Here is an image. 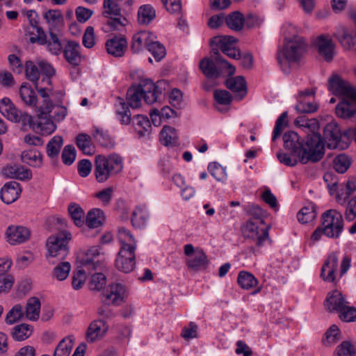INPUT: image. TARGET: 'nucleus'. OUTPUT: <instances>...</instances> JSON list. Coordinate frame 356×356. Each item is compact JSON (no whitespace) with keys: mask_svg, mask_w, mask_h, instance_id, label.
<instances>
[{"mask_svg":"<svg viewBox=\"0 0 356 356\" xmlns=\"http://www.w3.org/2000/svg\"><path fill=\"white\" fill-rule=\"evenodd\" d=\"M74 341L73 335H69L62 339L56 348L54 356H69L73 347Z\"/></svg>","mask_w":356,"mask_h":356,"instance_id":"de8ad7c7","label":"nucleus"},{"mask_svg":"<svg viewBox=\"0 0 356 356\" xmlns=\"http://www.w3.org/2000/svg\"><path fill=\"white\" fill-rule=\"evenodd\" d=\"M249 214L255 222L265 225L264 218L266 213L258 205H252L249 209Z\"/></svg>","mask_w":356,"mask_h":356,"instance_id":"69168bd1","label":"nucleus"},{"mask_svg":"<svg viewBox=\"0 0 356 356\" xmlns=\"http://www.w3.org/2000/svg\"><path fill=\"white\" fill-rule=\"evenodd\" d=\"M63 144V137L55 136L46 145L47 155L52 160V164L55 166L58 165V158Z\"/></svg>","mask_w":356,"mask_h":356,"instance_id":"c756f323","label":"nucleus"},{"mask_svg":"<svg viewBox=\"0 0 356 356\" xmlns=\"http://www.w3.org/2000/svg\"><path fill=\"white\" fill-rule=\"evenodd\" d=\"M335 353L337 356H355L353 346L348 341H344L338 346Z\"/></svg>","mask_w":356,"mask_h":356,"instance_id":"338daca9","label":"nucleus"},{"mask_svg":"<svg viewBox=\"0 0 356 356\" xmlns=\"http://www.w3.org/2000/svg\"><path fill=\"white\" fill-rule=\"evenodd\" d=\"M140 83L143 99L147 104H152L157 102L159 96L162 94L163 90L167 86V83L163 80L153 83L149 79H145L141 81Z\"/></svg>","mask_w":356,"mask_h":356,"instance_id":"ddd939ff","label":"nucleus"},{"mask_svg":"<svg viewBox=\"0 0 356 356\" xmlns=\"http://www.w3.org/2000/svg\"><path fill=\"white\" fill-rule=\"evenodd\" d=\"M17 120L13 121V122L21 123L22 129L24 131L27 130L28 128H32L35 133L42 134L44 130V124L41 121L38 122L34 118L26 113L20 111L17 114Z\"/></svg>","mask_w":356,"mask_h":356,"instance_id":"a878e982","label":"nucleus"},{"mask_svg":"<svg viewBox=\"0 0 356 356\" xmlns=\"http://www.w3.org/2000/svg\"><path fill=\"white\" fill-rule=\"evenodd\" d=\"M59 33L49 32V38L46 36V49L53 55H59L63 49Z\"/></svg>","mask_w":356,"mask_h":356,"instance_id":"a19ab883","label":"nucleus"},{"mask_svg":"<svg viewBox=\"0 0 356 356\" xmlns=\"http://www.w3.org/2000/svg\"><path fill=\"white\" fill-rule=\"evenodd\" d=\"M226 87L235 93V99L240 101L247 94V84L242 76L229 78L225 81Z\"/></svg>","mask_w":356,"mask_h":356,"instance_id":"393cba45","label":"nucleus"},{"mask_svg":"<svg viewBox=\"0 0 356 356\" xmlns=\"http://www.w3.org/2000/svg\"><path fill=\"white\" fill-rule=\"evenodd\" d=\"M122 168V160L118 154H111L107 157L103 155L96 156L94 173L99 183L104 182L110 177L119 173Z\"/></svg>","mask_w":356,"mask_h":356,"instance_id":"423d86ee","label":"nucleus"},{"mask_svg":"<svg viewBox=\"0 0 356 356\" xmlns=\"http://www.w3.org/2000/svg\"><path fill=\"white\" fill-rule=\"evenodd\" d=\"M22 160L29 165L39 167L42 163V154L35 149H29L22 152Z\"/></svg>","mask_w":356,"mask_h":356,"instance_id":"37998d69","label":"nucleus"},{"mask_svg":"<svg viewBox=\"0 0 356 356\" xmlns=\"http://www.w3.org/2000/svg\"><path fill=\"white\" fill-rule=\"evenodd\" d=\"M104 220V212L99 209H92L87 213L86 223L90 228L100 227Z\"/></svg>","mask_w":356,"mask_h":356,"instance_id":"79ce46f5","label":"nucleus"},{"mask_svg":"<svg viewBox=\"0 0 356 356\" xmlns=\"http://www.w3.org/2000/svg\"><path fill=\"white\" fill-rule=\"evenodd\" d=\"M40 72L38 67L32 62L27 61L26 63V74L31 81L33 82L37 87V83L40 77Z\"/></svg>","mask_w":356,"mask_h":356,"instance_id":"0e129e2a","label":"nucleus"},{"mask_svg":"<svg viewBox=\"0 0 356 356\" xmlns=\"http://www.w3.org/2000/svg\"><path fill=\"white\" fill-rule=\"evenodd\" d=\"M94 140L101 146L106 148H112L114 147L115 142L107 132L102 129L96 128L92 133Z\"/></svg>","mask_w":356,"mask_h":356,"instance_id":"09e8293b","label":"nucleus"},{"mask_svg":"<svg viewBox=\"0 0 356 356\" xmlns=\"http://www.w3.org/2000/svg\"><path fill=\"white\" fill-rule=\"evenodd\" d=\"M321 225L327 237L338 238L343 231V216L337 209L327 210L321 215Z\"/></svg>","mask_w":356,"mask_h":356,"instance_id":"6e6552de","label":"nucleus"},{"mask_svg":"<svg viewBox=\"0 0 356 356\" xmlns=\"http://www.w3.org/2000/svg\"><path fill=\"white\" fill-rule=\"evenodd\" d=\"M316 216L314 205L309 204L308 206L302 208L297 214V218L300 222L305 224L312 221L316 218Z\"/></svg>","mask_w":356,"mask_h":356,"instance_id":"603ef678","label":"nucleus"},{"mask_svg":"<svg viewBox=\"0 0 356 356\" xmlns=\"http://www.w3.org/2000/svg\"><path fill=\"white\" fill-rule=\"evenodd\" d=\"M80 48V44L75 41H69L64 48V56L66 60L73 66H77L81 63Z\"/></svg>","mask_w":356,"mask_h":356,"instance_id":"cd10ccee","label":"nucleus"},{"mask_svg":"<svg viewBox=\"0 0 356 356\" xmlns=\"http://www.w3.org/2000/svg\"><path fill=\"white\" fill-rule=\"evenodd\" d=\"M329 90L335 95H341L356 99V88L338 75H334L329 79Z\"/></svg>","mask_w":356,"mask_h":356,"instance_id":"2eb2a0df","label":"nucleus"},{"mask_svg":"<svg viewBox=\"0 0 356 356\" xmlns=\"http://www.w3.org/2000/svg\"><path fill=\"white\" fill-rule=\"evenodd\" d=\"M21 192L19 184L15 181H11L5 184L1 188L0 197L4 203L9 204L19 198Z\"/></svg>","mask_w":356,"mask_h":356,"instance_id":"aec40b11","label":"nucleus"},{"mask_svg":"<svg viewBox=\"0 0 356 356\" xmlns=\"http://www.w3.org/2000/svg\"><path fill=\"white\" fill-rule=\"evenodd\" d=\"M105 297L113 305H120L126 298L124 286L119 283L110 285L105 294Z\"/></svg>","mask_w":356,"mask_h":356,"instance_id":"bb28decb","label":"nucleus"},{"mask_svg":"<svg viewBox=\"0 0 356 356\" xmlns=\"http://www.w3.org/2000/svg\"><path fill=\"white\" fill-rule=\"evenodd\" d=\"M67 210L74 224L81 227L84 222V211L82 208L78 204L72 202L69 204Z\"/></svg>","mask_w":356,"mask_h":356,"instance_id":"8fccbe9b","label":"nucleus"},{"mask_svg":"<svg viewBox=\"0 0 356 356\" xmlns=\"http://www.w3.org/2000/svg\"><path fill=\"white\" fill-rule=\"evenodd\" d=\"M237 282L242 289L245 290H250L258 284L257 279L252 273L244 270L239 272Z\"/></svg>","mask_w":356,"mask_h":356,"instance_id":"c03bdc74","label":"nucleus"},{"mask_svg":"<svg viewBox=\"0 0 356 356\" xmlns=\"http://www.w3.org/2000/svg\"><path fill=\"white\" fill-rule=\"evenodd\" d=\"M19 110L8 97H3L0 100V113L8 120H17Z\"/></svg>","mask_w":356,"mask_h":356,"instance_id":"473e14b6","label":"nucleus"},{"mask_svg":"<svg viewBox=\"0 0 356 356\" xmlns=\"http://www.w3.org/2000/svg\"><path fill=\"white\" fill-rule=\"evenodd\" d=\"M3 172L7 177L20 180H26L31 178V172L30 170L25 169L22 166H8L3 168Z\"/></svg>","mask_w":356,"mask_h":356,"instance_id":"e433bc0d","label":"nucleus"},{"mask_svg":"<svg viewBox=\"0 0 356 356\" xmlns=\"http://www.w3.org/2000/svg\"><path fill=\"white\" fill-rule=\"evenodd\" d=\"M79 259L85 269L93 270L103 266L104 256L98 246H92L79 254Z\"/></svg>","mask_w":356,"mask_h":356,"instance_id":"f8f14e48","label":"nucleus"},{"mask_svg":"<svg viewBox=\"0 0 356 356\" xmlns=\"http://www.w3.org/2000/svg\"><path fill=\"white\" fill-rule=\"evenodd\" d=\"M7 241L10 245H15L27 241L31 236L30 230L22 225H10L6 232Z\"/></svg>","mask_w":356,"mask_h":356,"instance_id":"a211bd4d","label":"nucleus"},{"mask_svg":"<svg viewBox=\"0 0 356 356\" xmlns=\"http://www.w3.org/2000/svg\"><path fill=\"white\" fill-rule=\"evenodd\" d=\"M40 302L36 297L30 298L25 307V316L30 321H36L39 318Z\"/></svg>","mask_w":356,"mask_h":356,"instance_id":"4c0bfd02","label":"nucleus"},{"mask_svg":"<svg viewBox=\"0 0 356 356\" xmlns=\"http://www.w3.org/2000/svg\"><path fill=\"white\" fill-rule=\"evenodd\" d=\"M225 22L230 29L239 31L242 30L244 26L245 18L242 13L238 11H234L225 18Z\"/></svg>","mask_w":356,"mask_h":356,"instance_id":"58836bf2","label":"nucleus"},{"mask_svg":"<svg viewBox=\"0 0 356 356\" xmlns=\"http://www.w3.org/2000/svg\"><path fill=\"white\" fill-rule=\"evenodd\" d=\"M283 140L285 149L296 154L302 164L316 163L324 156L325 144L317 135L306 136L305 141H300L296 132L288 131L284 134Z\"/></svg>","mask_w":356,"mask_h":356,"instance_id":"f03ea898","label":"nucleus"},{"mask_svg":"<svg viewBox=\"0 0 356 356\" xmlns=\"http://www.w3.org/2000/svg\"><path fill=\"white\" fill-rule=\"evenodd\" d=\"M295 108L298 113H312L317 111L318 106L314 102H311L305 98H302L298 99Z\"/></svg>","mask_w":356,"mask_h":356,"instance_id":"864d4df0","label":"nucleus"},{"mask_svg":"<svg viewBox=\"0 0 356 356\" xmlns=\"http://www.w3.org/2000/svg\"><path fill=\"white\" fill-rule=\"evenodd\" d=\"M33 333V327L29 324L22 323L15 325L12 330L13 338L17 341H24Z\"/></svg>","mask_w":356,"mask_h":356,"instance_id":"a18cd8bd","label":"nucleus"},{"mask_svg":"<svg viewBox=\"0 0 356 356\" xmlns=\"http://www.w3.org/2000/svg\"><path fill=\"white\" fill-rule=\"evenodd\" d=\"M350 165V159L345 154L337 156L334 161V168L337 172L344 173Z\"/></svg>","mask_w":356,"mask_h":356,"instance_id":"13d9d810","label":"nucleus"},{"mask_svg":"<svg viewBox=\"0 0 356 356\" xmlns=\"http://www.w3.org/2000/svg\"><path fill=\"white\" fill-rule=\"evenodd\" d=\"M160 141L165 146H176L179 144L177 130L170 126H164L160 132Z\"/></svg>","mask_w":356,"mask_h":356,"instance_id":"f704fd0d","label":"nucleus"},{"mask_svg":"<svg viewBox=\"0 0 356 356\" xmlns=\"http://www.w3.org/2000/svg\"><path fill=\"white\" fill-rule=\"evenodd\" d=\"M147 48L156 61L161 60L166 54L165 47L158 41L148 42Z\"/></svg>","mask_w":356,"mask_h":356,"instance_id":"6e6d98bb","label":"nucleus"},{"mask_svg":"<svg viewBox=\"0 0 356 356\" xmlns=\"http://www.w3.org/2000/svg\"><path fill=\"white\" fill-rule=\"evenodd\" d=\"M105 45L107 52L109 54L115 57H121L124 55L127 49V41L126 38L122 35H115L108 40Z\"/></svg>","mask_w":356,"mask_h":356,"instance_id":"b1692460","label":"nucleus"},{"mask_svg":"<svg viewBox=\"0 0 356 356\" xmlns=\"http://www.w3.org/2000/svg\"><path fill=\"white\" fill-rule=\"evenodd\" d=\"M108 327L104 321L98 320L94 321L89 325L86 332V339L88 342H94L95 340L102 337L106 333Z\"/></svg>","mask_w":356,"mask_h":356,"instance_id":"7c9ffc66","label":"nucleus"},{"mask_svg":"<svg viewBox=\"0 0 356 356\" xmlns=\"http://www.w3.org/2000/svg\"><path fill=\"white\" fill-rule=\"evenodd\" d=\"M208 170L217 181H222L227 178L225 169L216 162L210 163Z\"/></svg>","mask_w":356,"mask_h":356,"instance_id":"bf43d9fd","label":"nucleus"},{"mask_svg":"<svg viewBox=\"0 0 356 356\" xmlns=\"http://www.w3.org/2000/svg\"><path fill=\"white\" fill-rule=\"evenodd\" d=\"M67 109L61 104H54L46 99V135L51 134L56 130V122L65 118Z\"/></svg>","mask_w":356,"mask_h":356,"instance_id":"9b49d317","label":"nucleus"},{"mask_svg":"<svg viewBox=\"0 0 356 356\" xmlns=\"http://www.w3.org/2000/svg\"><path fill=\"white\" fill-rule=\"evenodd\" d=\"M270 227L269 225H262L250 219L246 223L243 233L245 237L255 241L257 245L261 247L269 238Z\"/></svg>","mask_w":356,"mask_h":356,"instance_id":"4468645a","label":"nucleus"},{"mask_svg":"<svg viewBox=\"0 0 356 356\" xmlns=\"http://www.w3.org/2000/svg\"><path fill=\"white\" fill-rule=\"evenodd\" d=\"M27 17L30 24L27 31L30 35L29 41L33 44H44V32L39 24L38 15L34 10H29L27 12Z\"/></svg>","mask_w":356,"mask_h":356,"instance_id":"dca6fc26","label":"nucleus"},{"mask_svg":"<svg viewBox=\"0 0 356 356\" xmlns=\"http://www.w3.org/2000/svg\"><path fill=\"white\" fill-rule=\"evenodd\" d=\"M76 152L72 145L65 146L61 154L63 163L66 165H72L75 161Z\"/></svg>","mask_w":356,"mask_h":356,"instance_id":"e2e57ef3","label":"nucleus"},{"mask_svg":"<svg viewBox=\"0 0 356 356\" xmlns=\"http://www.w3.org/2000/svg\"><path fill=\"white\" fill-rule=\"evenodd\" d=\"M147 34L145 32L135 34L131 47V51L134 53H138L143 49L144 44L147 45Z\"/></svg>","mask_w":356,"mask_h":356,"instance_id":"680f3d73","label":"nucleus"},{"mask_svg":"<svg viewBox=\"0 0 356 356\" xmlns=\"http://www.w3.org/2000/svg\"><path fill=\"white\" fill-rule=\"evenodd\" d=\"M339 42L346 49H350L356 45V31H350L344 27L340 28L334 34Z\"/></svg>","mask_w":356,"mask_h":356,"instance_id":"2f4dec72","label":"nucleus"},{"mask_svg":"<svg viewBox=\"0 0 356 356\" xmlns=\"http://www.w3.org/2000/svg\"><path fill=\"white\" fill-rule=\"evenodd\" d=\"M339 318L345 322L355 321L356 320V308L346 304V306L339 312Z\"/></svg>","mask_w":356,"mask_h":356,"instance_id":"774afa93","label":"nucleus"},{"mask_svg":"<svg viewBox=\"0 0 356 356\" xmlns=\"http://www.w3.org/2000/svg\"><path fill=\"white\" fill-rule=\"evenodd\" d=\"M106 283V276L102 273H98L92 276L89 282V287L92 291H100L105 286Z\"/></svg>","mask_w":356,"mask_h":356,"instance_id":"052dcab7","label":"nucleus"},{"mask_svg":"<svg viewBox=\"0 0 356 356\" xmlns=\"http://www.w3.org/2000/svg\"><path fill=\"white\" fill-rule=\"evenodd\" d=\"M236 42L237 40L233 36L222 35L213 38L211 44L213 46L215 44L218 50L220 49L221 51H224L225 49L234 47Z\"/></svg>","mask_w":356,"mask_h":356,"instance_id":"49530a36","label":"nucleus"},{"mask_svg":"<svg viewBox=\"0 0 356 356\" xmlns=\"http://www.w3.org/2000/svg\"><path fill=\"white\" fill-rule=\"evenodd\" d=\"M212 59L204 58L200 62V68L202 73L209 79L218 78L220 76L221 69L227 68L228 74L235 73V67L225 60L217 49L213 48L211 51Z\"/></svg>","mask_w":356,"mask_h":356,"instance_id":"0eeeda50","label":"nucleus"},{"mask_svg":"<svg viewBox=\"0 0 356 356\" xmlns=\"http://www.w3.org/2000/svg\"><path fill=\"white\" fill-rule=\"evenodd\" d=\"M156 18V10L150 4H144L138 10V22L140 25H148Z\"/></svg>","mask_w":356,"mask_h":356,"instance_id":"c9c22d12","label":"nucleus"},{"mask_svg":"<svg viewBox=\"0 0 356 356\" xmlns=\"http://www.w3.org/2000/svg\"><path fill=\"white\" fill-rule=\"evenodd\" d=\"M316 45L319 54L321 55L325 60L330 61L332 60L334 54L335 45L330 36L325 35L318 36L316 41Z\"/></svg>","mask_w":356,"mask_h":356,"instance_id":"4be33fe9","label":"nucleus"},{"mask_svg":"<svg viewBox=\"0 0 356 356\" xmlns=\"http://www.w3.org/2000/svg\"><path fill=\"white\" fill-rule=\"evenodd\" d=\"M25 316L24 307L20 304L15 305L8 312L6 321L8 324H13L21 320Z\"/></svg>","mask_w":356,"mask_h":356,"instance_id":"4d7b16f0","label":"nucleus"},{"mask_svg":"<svg viewBox=\"0 0 356 356\" xmlns=\"http://www.w3.org/2000/svg\"><path fill=\"white\" fill-rule=\"evenodd\" d=\"M46 22L49 32H60L63 26V16L60 10H49L46 12Z\"/></svg>","mask_w":356,"mask_h":356,"instance_id":"c85d7f7f","label":"nucleus"},{"mask_svg":"<svg viewBox=\"0 0 356 356\" xmlns=\"http://www.w3.org/2000/svg\"><path fill=\"white\" fill-rule=\"evenodd\" d=\"M58 262V265L53 269L52 276L59 281H63L68 277L71 265L68 261H60Z\"/></svg>","mask_w":356,"mask_h":356,"instance_id":"3c124183","label":"nucleus"},{"mask_svg":"<svg viewBox=\"0 0 356 356\" xmlns=\"http://www.w3.org/2000/svg\"><path fill=\"white\" fill-rule=\"evenodd\" d=\"M305 42L302 38L295 36L288 40L283 49L277 53V60L284 73L289 72L291 63L298 61L305 51Z\"/></svg>","mask_w":356,"mask_h":356,"instance_id":"20e7f679","label":"nucleus"},{"mask_svg":"<svg viewBox=\"0 0 356 356\" xmlns=\"http://www.w3.org/2000/svg\"><path fill=\"white\" fill-rule=\"evenodd\" d=\"M65 225V220L60 217L51 216L46 220V229L58 231L50 235L46 241V257L52 264L63 261L70 252L69 243L72 235L70 232L62 229Z\"/></svg>","mask_w":356,"mask_h":356,"instance_id":"f257e3e1","label":"nucleus"},{"mask_svg":"<svg viewBox=\"0 0 356 356\" xmlns=\"http://www.w3.org/2000/svg\"><path fill=\"white\" fill-rule=\"evenodd\" d=\"M184 251L188 257L186 264L189 269L198 271L207 266L209 260L202 249H195L192 244H186L184 247Z\"/></svg>","mask_w":356,"mask_h":356,"instance_id":"9d476101","label":"nucleus"},{"mask_svg":"<svg viewBox=\"0 0 356 356\" xmlns=\"http://www.w3.org/2000/svg\"><path fill=\"white\" fill-rule=\"evenodd\" d=\"M294 124L296 127L304 131L307 134V136L312 135L318 136L321 143L324 144V141H323V138L318 133L319 122L316 118L309 119L305 115H300L295 120Z\"/></svg>","mask_w":356,"mask_h":356,"instance_id":"6ab92c4d","label":"nucleus"},{"mask_svg":"<svg viewBox=\"0 0 356 356\" xmlns=\"http://www.w3.org/2000/svg\"><path fill=\"white\" fill-rule=\"evenodd\" d=\"M120 248L115 259L117 268L125 273L131 272L136 264L135 251L136 242L131 232L124 227L118 230Z\"/></svg>","mask_w":356,"mask_h":356,"instance_id":"7ed1b4c3","label":"nucleus"},{"mask_svg":"<svg viewBox=\"0 0 356 356\" xmlns=\"http://www.w3.org/2000/svg\"><path fill=\"white\" fill-rule=\"evenodd\" d=\"M356 113V99L350 98L348 100L339 103L336 107V114L341 118H348Z\"/></svg>","mask_w":356,"mask_h":356,"instance_id":"72a5a7b5","label":"nucleus"},{"mask_svg":"<svg viewBox=\"0 0 356 356\" xmlns=\"http://www.w3.org/2000/svg\"><path fill=\"white\" fill-rule=\"evenodd\" d=\"M19 95L24 104L35 108L38 120L44 118V107L43 105H38L36 94L30 86L27 83L22 85L19 89Z\"/></svg>","mask_w":356,"mask_h":356,"instance_id":"f3484780","label":"nucleus"},{"mask_svg":"<svg viewBox=\"0 0 356 356\" xmlns=\"http://www.w3.org/2000/svg\"><path fill=\"white\" fill-rule=\"evenodd\" d=\"M134 123L137 126L136 129L140 136L149 134L151 129V124L147 117L142 115H136L134 117Z\"/></svg>","mask_w":356,"mask_h":356,"instance_id":"5fc2aeb1","label":"nucleus"},{"mask_svg":"<svg viewBox=\"0 0 356 356\" xmlns=\"http://www.w3.org/2000/svg\"><path fill=\"white\" fill-rule=\"evenodd\" d=\"M342 132L338 124L332 121L323 128V141L325 140L329 149H344L348 143L342 139Z\"/></svg>","mask_w":356,"mask_h":356,"instance_id":"1a4fd4ad","label":"nucleus"},{"mask_svg":"<svg viewBox=\"0 0 356 356\" xmlns=\"http://www.w3.org/2000/svg\"><path fill=\"white\" fill-rule=\"evenodd\" d=\"M346 304L349 302L346 300L340 291L335 290L327 295L324 305L328 312L339 313Z\"/></svg>","mask_w":356,"mask_h":356,"instance_id":"5701e85b","label":"nucleus"},{"mask_svg":"<svg viewBox=\"0 0 356 356\" xmlns=\"http://www.w3.org/2000/svg\"><path fill=\"white\" fill-rule=\"evenodd\" d=\"M76 144L84 154L91 155L95 152V147L92 143L91 137L86 134H79L76 137Z\"/></svg>","mask_w":356,"mask_h":356,"instance_id":"ea45409f","label":"nucleus"},{"mask_svg":"<svg viewBox=\"0 0 356 356\" xmlns=\"http://www.w3.org/2000/svg\"><path fill=\"white\" fill-rule=\"evenodd\" d=\"M338 267V256L336 252L331 253L321 268V277L325 282H334V273Z\"/></svg>","mask_w":356,"mask_h":356,"instance_id":"412c9836","label":"nucleus"},{"mask_svg":"<svg viewBox=\"0 0 356 356\" xmlns=\"http://www.w3.org/2000/svg\"><path fill=\"white\" fill-rule=\"evenodd\" d=\"M143 99V95L140 87L138 85L131 86L127 92V104L122 98H118V104L116 105V114L118 119L122 124H129L131 122V114L129 106L132 108H138L141 105V99Z\"/></svg>","mask_w":356,"mask_h":356,"instance_id":"39448f33","label":"nucleus"}]
</instances>
